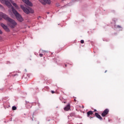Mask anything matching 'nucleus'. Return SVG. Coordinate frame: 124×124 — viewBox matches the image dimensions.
<instances>
[{
    "label": "nucleus",
    "mask_w": 124,
    "mask_h": 124,
    "mask_svg": "<svg viewBox=\"0 0 124 124\" xmlns=\"http://www.w3.org/2000/svg\"><path fill=\"white\" fill-rule=\"evenodd\" d=\"M1 16H2V18H3V19H4V20H6V21H8V22H9L10 23V27H11L12 29L14 28L15 27V26L17 25V23H16L15 21L10 18V17H9L8 16L5 14H2Z\"/></svg>",
    "instance_id": "f257e3e1"
},
{
    "label": "nucleus",
    "mask_w": 124,
    "mask_h": 124,
    "mask_svg": "<svg viewBox=\"0 0 124 124\" xmlns=\"http://www.w3.org/2000/svg\"><path fill=\"white\" fill-rule=\"evenodd\" d=\"M12 11L14 14H15L17 20H18L19 22H23V21H24V19L22 16H21L20 14L18 13V12H17V11L14 9V7L12 8Z\"/></svg>",
    "instance_id": "f03ea898"
},
{
    "label": "nucleus",
    "mask_w": 124,
    "mask_h": 124,
    "mask_svg": "<svg viewBox=\"0 0 124 124\" xmlns=\"http://www.w3.org/2000/svg\"><path fill=\"white\" fill-rule=\"evenodd\" d=\"M21 8L22 9V10H23L24 12H25V13H26V14H29L31 11V8H29L28 9L24 7V6L23 5H21Z\"/></svg>",
    "instance_id": "7ed1b4c3"
},
{
    "label": "nucleus",
    "mask_w": 124,
    "mask_h": 124,
    "mask_svg": "<svg viewBox=\"0 0 124 124\" xmlns=\"http://www.w3.org/2000/svg\"><path fill=\"white\" fill-rule=\"evenodd\" d=\"M39 0L44 5H45V4H51L50 0Z\"/></svg>",
    "instance_id": "20e7f679"
},
{
    "label": "nucleus",
    "mask_w": 124,
    "mask_h": 124,
    "mask_svg": "<svg viewBox=\"0 0 124 124\" xmlns=\"http://www.w3.org/2000/svg\"><path fill=\"white\" fill-rule=\"evenodd\" d=\"M108 113H109V109L107 108L105 110H104V111L103 112V113L101 114V116L102 117H105V116L107 115Z\"/></svg>",
    "instance_id": "39448f33"
},
{
    "label": "nucleus",
    "mask_w": 124,
    "mask_h": 124,
    "mask_svg": "<svg viewBox=\"0 0 124 124\" xmlns=\"http://www.w3.org/2000/svg\"><path fill=\"white\" fill-rule=\"evenodd\" d=\"M22 1H23V2H25V3H26V4H27V5H29V6H32V3H31V2L30 1V0H22Z\"/></svg>",
    "instance_id": "423d86ee"
},
{
    "label": "nucleus",
    "mask_w": 124,
    "mask_h": 124,
    "mask_svg": "<svg viewBox=\"0 0 124 124\" xmlns=\"http://www.w3.org/2000/svg\"><path fill=\"white\" fill-rule=\"evenodd\" d=\"M1 26L2 28H3V29H4V30H5V31H9L10 30L9 29H8V27L5 26V25H4L3 23L1 24Z\"/></svg>",
    "instance_id": "0eeeda50"
},
{
    "label": "nucleus",
    "mask_w": 124,
    "mask_h": 124,
    "mask_svg": "<svg viewBox=\"0 0 124 124\" xmlns=\"http://www.w3.org/2000/svg\"><path fill=\"white\" fill-rule=\"evenodd\" d=\"M5 4L8 6V7L9 8H11L12 10V8L13 7H14L13 6H12V5H11V3H10V2L8 1H5Z\"/></svg>",
    "instance_id": "6e6552de"
},
{
    "label": "nucleus",
    "mask_w": 124,
    "mask_h": 124,
    "mask_svg": "<svg viewBox=\"0 0 124 124\" xmlns=\"http://www.w3.org/2000/svg\"><path fill=\"white\" fill-rule=\"evenodd\" d=\"M70 109V104H68L64 108V110L65 111H68Z\"/></svg>",
    "instance_id": "1a4fd4ad"
},
{
    "label": "nucleus",
    "mask_w": 124,
    "mask_h": 124,
    "mask_svg": "<svg viewBox=\"0 0 124 124\" xmlns=\"http://www.w3.org/2000/svg\"><path fill=\"white\" fill-rule=\"evenodd\" d=\"M9 0V1H10L12 3L13 5L15 6V7H16V8H18V5H17V4H16V3L13 2V1L11 0Z\"/></svg>",
    "instance_id": "9d476101"
},
{
    "label": "nucleus",
    "mask_w": 124,
    "mask_h": 124,
    "mask_svg": "<svg viewBox=\"0 0 124 124\" xmlns=\"http://www.w3.org/2000/svg\"><path fill=\"white\" fill-rule=\"evenodd\" d=\"M95 116H96V118L99 119V120H102V117H101V116H100L98 113L96 112L95 113Z\"/></svg>",
    "instance_id": "9b49d317"
},
{
    "label": "nucleus",
    "mask_w": 124,
    "mask_h": 124,
    "mask_svg": "<svg viewBox=\"0 0 124 124\" xmlns=\"http://www.w3.org/2000/svg\"><path fill=\"white\" fill-rule=\"evenodd\" d=\"M93 112L92 110H90L88 112H87V117H90L91 115H93Z\"/></svg>",
    "instance_id": "f8f14e48"
},
{
    "label": "nucleus",
    "mask_w": 124,
    "mask_h": 124,
    "mask_svg": "<svg viewBox=\"0 0 124 124\" xmlns=\"http://www.w3.org/2000/svg\"><path fill=\"white\" fill-rule=\"evenodd\" d=\"M40 53H43L44 55H45V53H46V51H44V50H40Z\"/></svg>",
    "instance_id": "ddd939ff"
},
{
    "label": "nucleus",
    "mask_w": 124,
    "mask_h": 124,
    "mask_svg": "<svg viewBox=\"0 0 124 124\" xmlns=\"http://www.w3.org/2000/svg\"><path fill=\"white\" fill-rule=\"evenodd\" d=\"M0 0V2H1V3H5V2L7 1L5 0Z\"/></svg>",
    "instance_id": "4468645a"
},
{
    "label": "nucleus",
    "mask_w": 124,
    "mask_h": 124,
    "mask_svg": "<svg viewBox=\"0 0 124 124\" xmlns=\"http://www.w3.org/2000/svg\"><path fill=\"white\" fill-rule=\"evenodd\" d=\"M12 109H13V110H16L17 109V108L16 107H15V106H13L12 107Z\"/></svg>",
    "instance_id": "2eb2a0df"
},
{
    "label": "nucleus",
    "mask_w": 124,
    "mask_h": 124,
    "mask_svg": "<svg viewBox=\"0 0 124 124\" xmlns=\"http://www.w3.org/2000/svg\"><path fill=\"white\" fill-rule=\"evenodd\" d=\"M2 14H4L3 13H1L0 14V20H1V18H0V16L1 17H2V16H1V15Z\"/></svg>",
    "instance_id": "dca6fc26"
},
{
    "label": "nucleus",
    "mask_w": 124,
    "mask_h": 124,
    "mask_svg": "<svg viewBox=\"0 0 124 124\" xmlns=\"http://www.w3.org/2000/svg\"><path fill=\"white\" fill-rule=\"evenodd\" d=\"M80 43H81V44H83L84 43V40H81L80 41Z\"/></svg>",
    "instance_id": "f3484780"
},
{
    "label": "nucleus",
    "mask_w": 124,
    "mask_h": 124,
    "mask_svg": "<svg viewBox=\"0 0 124 124\" xmlns=\"http://www.w3.org/2000/svg\"><path fill=\"white\" fill-rule=\"evenodd\" d=\"M43 54H42V53H40V54H39V56H40V57H42L43 56Z\"/></svg>",
    "instance_id": "a211bd4d"
},
{
    "label": "nucleus",
    "mask_w": 124,
    "mask_h": 124,
    "mask_svg": "<svg viewBox=\"0 0 124 124\" xmlns=\"http://www.w3.org/2000/svg\"><path fill=\"white\" fill-rule=\"evenodd\" d=\"M1 33H2V31H1V30H0V34H1Z\"/></svg>",
    "instance_id": "6ab92c4d"
},
{
    "label": "nucleus",
    "mask_w": 124,
    "mask_h": 124,
    "mask_svg": "<svg viewBox=\"0 0 124 124\" xmlns=\"http://www.w3.org/2000/svg\"><path fill=\"white\" fill-rule=\"evenodd\" d=\"M51 93H55V91H51Z\"/></svg>",
    "instance_id": "aec40b11"
},
{
    "label": "nucleus",
    "mask_w": 124,
    "mask_h": 124,
    "mask_svg": "<svg viewBox=\"0 0 124 124\" xmlns=\"http://www.w3.org/2000/svg\"><path fill=\"white\" fill-rule=\"evenodd\" d=\"M56 6H60V5L59 4H56Z\"/></svg>",
    "instance_id": "412c9836"
},
{
    "label": "nucleus",
    "mask_w": 124,
    "mask_h": 124,
    "mask_svg": "<svg viewBox=\"0 0 124 124\" xmlns=\"http://www.w3.org/2000/svg\"><path fill=\"white\" fill-rule=\"evenodd\" d=\"M117 28H121V26H117Z\"/></svg>",
    "instance_id": "4be33fe9"
},
{
    "label": "nucleus",
    "mask_w": 124,
    "mask_h": 124,
    "mask_svg": "<svg viewBox=\"0 0 124 124\" xmlns=\"http://www.w3.org/2000/svg\"><path fill=\"white\" fill-rule=\"evenodd\" d=\"M74 100H75V101H76V99H75Z\"/></svg>",
    "instance_id": "5701e85b"
},
{
    "label": "nucleus",
    "mask_w": 124,
    "mask_h": 124,
    "mask_svg": "<svg viewBox=\"0 0 124 124\" xmlns=\"http://www.w3.org/2000/svg\"><path fill=\"white\" fill-rule=\"evenodd\" d=\"M82 108H84V106H82Z\"/></svg>",
    "instance_id": "b1692460"
},
{
    "label": "nucleus",
    "mask_w": 124,
    "mask_h": 124,
    "mask_svg": "<svg viewBox=\"0 0 124 124\" xmlns=\"http://www.w3.org/2000/svg\"><path fill=\"white\" fill-rule=\"evenodd\" d=\"M40 17V16H39V17L38 18V19H39Z\"/></svg>",
    "instance_id": "393cba45"
},
{
    "label": "nucleus",
    "mask_w": 124,
    "mask_h": 124,
    "mask_svg": "<svg viewBox=\"0 0 124 124\" xmlns=\"http://www.w3.org/2000/svg\"><path fill=\"white\" fill-rule=\"evenodd\" d=\"M64 103H66V102H64Z\"/></svg>",
    "instance_id": "a878e982"
},
{
    "label": "nucleus",
    "mask_w": 124,
    "mask_h": 124,
    "mask_svg": "<svg viewBox=\"0 0 124 124\" xmlns=\"http://www.w3.org/2000/svg\"><path fill=\"white\" fill-rule=\"evenodd\" d=\"M65 66H66V64H65Z\"/></svg>",
    "instance_id": "bb28decb"
},
{
    "label": "nucleus",
    "mask_w": 124,
    "mask_h": 124,
    "mask_svg": "<svg viewBox=\"0 0 124 124\" xmlns=\"http://www.w3.org/2000/svg\"><path fill=\"white\" fill-rule=\"evenodd\" d=\"M107 72V71H105V73H106Z\"/></svg>",
    "instance_id": "cd10ccee"
},
{
    "label": "nucleus",
    "mask_w": 124,
    "mask_h": 124,
    "mask_svg": "<svg viewBox=\"0 0 124 124\" xmlns=\"http://www.w3.org/2000/svg\"><path fill=\"white\" fill-rule=\"evenodd\" d=\"M94 111H96V110L95 109Z\"/></svg>",
    "instance_id": "c85d7f7f"
},
{
    "label": "nucleus",
    "mask_w": 124,
    "mask_h": 124,
    "mask_svg": "<svg viewBox=\"0 0 124 124\" xmlns=\"http://www.w3.org/2000/svg\"><path fill=\"white\" fill-rule=\"evenodd\" d=\"M0 6H1V5L0 4Z\"/></svg>",
    "instance_id": "c756f323"
}]
</instances>
